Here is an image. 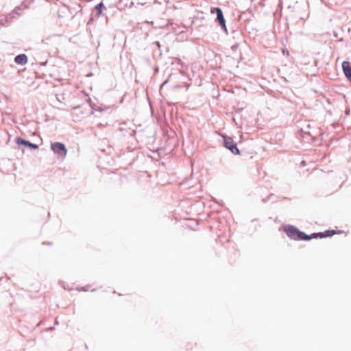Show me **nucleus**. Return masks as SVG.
I'll use <instances>...</instances> for the list:
<instances>
[{
	"label": "nucleus",
	"instance_id": "nucleus-3",
	"mask_svg": "<svg viewBox=\"0 0 351 351\" xmlns=\"http://www.w3.org/2000/svg\"><path fill=\"white\" fill-rule=\"evenodd\" d=\"M224 146L234 154H239L240 152L231 137L223 136Z\"/></svg>",
	"mask_w": 351,
	"mask_h": 351
},
{
	"label": "nucleus",
	"instance_id": "nucleus-1",
	"mask_svg": "<svg viewBox=\"0 0 351 351\" xmlns=\"http://www.w3.org/2000/svg\"><path fill=\"white\" fill-rule=\"evenodd\" d=\"M285 231L287 236L291 239L309 240L312 239V235L308 236L293 226H288L287 227H285Z\"/></svg>",
	"mask_w": 351,
	"mask_h": 351
},
{
	"label": "nucleus",
	"instance_id": "nucleus-10",
	"mask_svg": "<svg viewBox=\"0 0 351 351\" xmlns=\"http://www.w3.org/2000/svg\"><path fill=\"white\" fill-rule=\"evenodd\" d=\"M346 77H347L349 79V80L351 82V75H350V76H346Z\"/></svg>",
	"mask_w": 351,
	"mask_h": 351
},
{
	"label": "nucleus",
	"instance_id": "nucleus-9",
	"mask_svg": "<svg viewBox=\"0 0 351 351\" xmlns=\"http://www.w3.org/2000/svg\"><path fill=\"white\" fill-rule=\"evenodd\" d=\"M106 8L103 3H100L95 6V9L97 11V15L100 16L102 14L103 9Z\"/></svg>",
	"mask_w": 351,
	"mask_h": 351
},
{
	"label": "nucleus",
	"instance_id": "nucleus-4",
	"mask_svg": "<svg viewBox=\"0 0 351 351\" xmlns=\"http://www.w3.org/2000/svg\"><path fill=\"white\" fill-rule=\"evenodd\" d=\"M217 13V20L218 21L219 25L222 27L223 29L227 31L226 26V21L223 18V12L219 8H215L214 9Z\"/></svg>",
	"mask_w": 351,
	"mask_h": 351
},
{
	"label": "nucleus",
	"instance_id": "nucleus-8",
	"mask_svg": "<svg viewBox=\"0 0 351 351\" xmlns=\"http://www.w3.org/2000/svg\"><path fill=\"white\" fill-rule=\"evenodd\" d=\"M342 69L346 76H351V66L350 63L347 61H344L342 63Z\"/></svg>",
	"mask_w": 351,
	"mask_h": 351
},
{
	"label": "nucleus",
	"instance_id": "nucleus-5",
	"mask_svg": "<svg viewBox=\"0 0 351 351\" xmlns=\"http://www.w3.org/2000/svg\"><path fill=\"white\" fill-rule=\"evenodd\" d=\"M16 143L18 145H23L27 146V147L34 149H36L38 148V146L37 145L33 144L27 141L23 140L20 137H18L16 138Z\"/></svg>",
	"mask_w": 351,
	"mask_h": 351
},
{
	"label": "nucleus",
	"instance_id": "nucleus-2",
	"mask_svg": "<svg viewBox=\"0 0 351 351\" xmlns=\"http://www.w3.org/2000/svg\"><path fill=\"white\" fill-rule=\"evenodd\" d=\"M52 151L60 157L64 158L67 154V149L65 145L60 142L53 143L51 145Z\"/></svg>",
	"mask_w": 351,
	"mask_h": 351
},
{
	"label": "nucleus",
	"instance_id": "nucleus-6",
	"mask_svg": "<svg viewBox=\"0 0 351 351\" xmlns=\"http://www.w3.org/2000/svg\"><path fill=\"white\" fill-rule=\"evenodd\" d=\"M14 61L18 64L24 65L27 62V57L25 54H19L15 57Z\"/></svg>",
	"mask_w": 351,
	"mask_h": 351
},
{
	"label": "nucleus",
	"instance_id": "nucleus-7",
	"mask_svg": "<svg viewBox=\"0 0 351 351\" xmlns=\"http://www.w3.org/2000/svg\"><path fill=\"white\" fill-rule=\"evenodd\" d=\"M335 234V232L334 230H326L324 232L320 233H314L312 234V238H317V237H319L320 238L327 237H331Z\"/></svg>",
	"mask_w": 351,
	"mask_h": 351
}]
</instances>
